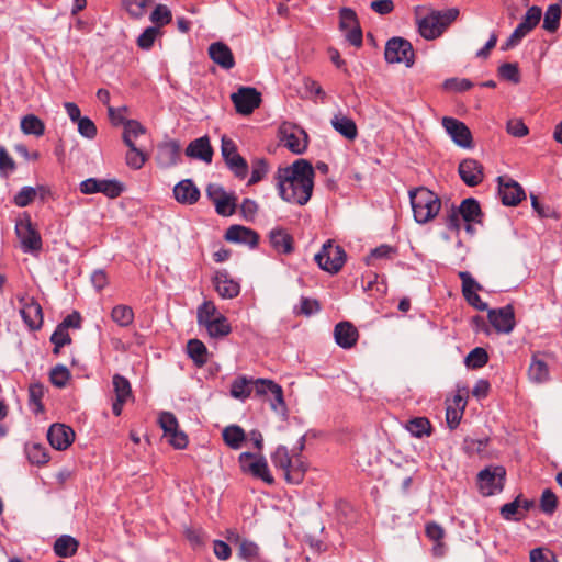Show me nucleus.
Masks as SVG:
<instances>
[{"label": "nucleus", "instance_id": "obj_12", "mask_svg": "<svg viewBox=\"0 0 562 562\" xmlns=\"http://www.w3.org/2000/svg\"><path fill=\"white\" fill-rule=\"evenodd\" d=\"M279 135L283 146L293 154H302L306 150L308 137L303 128L291 123H283L279 128Z\"/></svg>", "mask_w": 562, "mask_h": 562}, {"label": "nucleus", "instance_id": "obj_42", "mask_svg": "<svg viewBox=\"0 0 562 562\" xmlns=\"http://www.w3.org/2000/svg\"><path fill=\"white\" fill-rule=\"evenodd\" d=\"M205 329L211 338H222L232 331L231 324L224 315H217L216 319L209 323Z\"/></svg>", "mask_w": 562, "mask_h": 562}, {"label": "nucleus", "instance_id": "obj_47", "mask_svg": "<svg viewBox=\"0 0 562 562\" xmlns=\"http://www.w3.org/2000/svg\"><path fill=\"white\" fill-rule=\"evenodd\" d=\"M561 8L559 4H551L547 9L543 19V29L548 32H555L560 26Z\"/></svg>", "mask_w": 562, "mask_h": 562}, {"label": "nucleus", "instance_id": "obj_63", "mask_svg": "<svg viewBox=\"0 0 562 562\" xmlns=\"http://www.w3.org/2000/svg\"><path fill=\"white\" fill-rule=\"evenodd\" d=\"M70 378V373L65 366L58 364L50 371V382L58 387H64Z\"/></svg>", "mask_w": 562, "mask_h": 562}, {"label": "nucleus", "instance_id": "obj_46", "mask_svg": "<svg viewBox=\"0 0 562 562\" xmlns=\"http://www.w3.org/2000/svg\"><path fill=\"white\" fill-rule=\"evenodd\" d=\"M26 456L32 464L43 465L49 461L47 449L40 445L33 443L26 447Z\"/></svg>", "mask_w": 562, "mask_h": 562}, {"label": "nucleus", "instance_id": "obj_36", "mask_svg": "<svg viewBox=\"0 0 562 562\" xmlns=\"http://www.w3.org/2000/svg\"><path fill=\"white\" fill-rule=\"evenodd\" d=\"M528 376L531 382L537 384L546 383L550 380V372L548 364L537 358L536 356L532 357L531 363L528 368Z\"/></svg>", "mask_w": 562, "mask_h": 562}, {"label": "nucleus", "instance_id": "obj_10", "mask_svg": "<svg viewBox=\"0 0 562 562\" xmlns=\"http://www.w3.org/2000/svg\"><path fill=\"white\" fill-rule=\"evenodd\" d=\"M506 471L504 467H488L477 474V485L483 496H491L504 487Z\"/></svg>", "mask_w": 562, "mask_h": 562}, {"label": "nucleus", "instance_id": "obj_15", "mask_svg": "<svg viewBox=\"0 0 562 562\" xmlns=\"http://www.w3.org/2000/svg\"><path fill=\"white\" fill-rule=\"evenodd\" d=\"M236 112L243 115L251 114L261 103V94L252 87H240L231 95Z\"/></svg>", "mask_w": 562, "mask_h": 562}, {"label": "nucleus", "instance_id": "obj_25", "mask_svg": "<svg viewBox=\"0 0 562 562\" xmlns=\"http://www.w3.org/2000/svg\"><path fill=\"white\" fill-rule=\"evenodd\" d=\"M186 155L189 158L211 164L213 158V148L207 136L199 137L189 143L186 148Z\"/></svg>", "mask_w": 562, "mask_h": 562}, {"label": "nucleus", "instance_id": "obj_22", "mask_svg": "<svg viewBox=\"0 0 562 562\" xmlns=\"http://www.w3.org/2000/svg\"><path fill=\"white\" fill-rule=\"evenodd\" d=\"M225 239L234 244H244L250 248L257 247L259 235L254 229L243 225H231L224 235Z\"/></svg>", "mask_w": 562, "mask_h": 562}, {"label": "nucleus", "instance_id": "obj_8", "mask_svg": "<svg viewBox=\"0 0 562 562\" xmlns=\"http://www.w3.org/2000/svg\"><path fill=\"white\" fill-rule=\"evenodd\" d=\"M384 57L390 64L403 63L406 67H412L415 61V52L407 40L392 37L385 45Z\"/></svg>", "mask_w": 562, "mask_h": 562}, {"label": "nucleus", "instance_id": "obj_33", "mask_svg": "<svg viewBox=\"0 0 562 562\" xmlns=\"http://www.w3.org/2000/svg\"><path fill=\"white\" fill-rule=\"evenodd\" d=\"M269 239L277 252L291 254L293 251V237L284 228H273L269 234Z\"/></svg>", "mask_w": 562, "mask_h": 562}, {"label": "nucleus", "instance_id": "obj_27", "mask_svg": "<svg viewBox=\"0 0 562 562\" xmlns=\"http://www.w3.org/2000/svg\"><path fill=\"white\" fill-rule=\"evenodd\" d=\"M334 337L339 347L350 349L357 344L359 333L350 322H340L335 326Z\"/></svg>", "mask_w": 562, "mask_h": 562}, {"label": "nucleus", "instance_id": "obj_5", "mask_svg": "<svg viewBox=\"0 0 562 562\" xmlns=\"http://www.w3.org/2000/svg\"><path fill=\"white\" fill-rule=\"evenodd\" d=\"M314 259L322 270L330 274H336L344 267L347 255L341 246L328 239L324 243L319 252L315 255Z\"/></svg>", "mask_w": 562, "mask_h": 562}, {"label": "nucleus", "instance_id": "obj_29", "mask_svg": "<svg viewBox=\"0 0 562 562\" xmlns=\"http://www.w3.org/2000/svg\"><path fill=\"white\" fill-rule=\"evenodd\" d=\"M157 160L161 167L175 166L180 160V144L177 140H168L158 145Z\"/></svg>", "mask_w": 562, "mask_h": 562}, {"label": "nucleus", "instance_id": "obj_57", "mask_svg": "<svg viewBox=\"0 0 562 562\" xmlns=\"http://www.w3.org/2000/svg\"><path fill=\"white\" fill-rule=\"evenodd\" d=\"M171 11L167 5L158 4L150 14V21L159 29L171 22Z\"/></svg>", "mask_w": 562, "mask_h": 562}, {"label": "nucleus", "instance_id": "obj_16", "mask_svg": "<svg viewBox=\"0 0 562 562\" xmlns=\"http://www.w3.org/2000/svg\"><path fill=\"white\" fill-rule=\"evenodd\" d=\"M487 318L494 329L499 334L512 333L516 325L515 311L510 304L499 308L488 310Z\"/></svg>", "mask_w": 562, "mask_h": 562}, {"label": "nucleus", "instance_id": "obj_26", "mask_svg": "<svg viewBox=\"0 0 562 562\" xmlns=\"http://www.w3.org/2000/svg\"><path fill=\"white\" fill-rule=\"evenodd\" d=\"M21 316L31 329H38L43 323V312L40 303L33 297L21 300Z\"/></svg>", "mask_w": 562, "mask_h": 562}, {"label": "nucleus", "instance_id": "obj_23", "mask_svg": "<svg viewBox=\"0 0 562 562\" xmlns=\"http://www.w3.org/2000/svg\"><path fill=\"white\" fill-rule=\"evenodd\" d=\"M498 193L504 205L516 206L526 198L525 191L518 182L512 179L505 182L502 177L498 178Z\"/></svg>", "mask_w": 562, "mask_h": 562}, {"label": "nucleus", "instance_id": "obj_24", "mask_svg": "<svg viewBox=\"0 0 562 562\" xmlns=\"http://www.w3.org/2000/svg\"><path fill=\"white\" fill-rule=\"evenodd\" d=\"M459 176L462 181L469 187H475L483 180V166L475 159L468 158L460 162Z\"/></svg>", "mask_w": 562, "mask_h": 562}, {"label": "nucleus", "instance_id": "obj_39", "mask_svg": "<svg viewBox=\"0 0 562 562\" xmlns=\"http://www.w3.org/2000/svg\"><path fill=\"white\" fill-rule=\"evenodd\" d=\"M224 442L234 450L239 449L246 440L245 430L237 425H231L224 428L222 432Z\"/></svg>", "mask_w": 562, "mask_h": 562}, {"label": "nucleus", "instance_id": "obj_53", "mask_svg": "<svg viewBox=\"0 0 562 562\" xmlns=\"http://www.w3.org/2000/svg\"><path fill=\"white\" fill-rule=\"evenodd\" d=\"M488 441V438L475 439L467 437L463 440L462 449L468 456L472 457L483 452L486 449Z\"/></svg>", "mask_w": 562, "mask_h": 562}, {"label": "nucleus", "instance_id": "obj_60", "mask_svg": "<svg viewBox=\"0 0 562 562\" xmlns=\"http://www.w3.org/2000/svg\"><path fill=\"white\" fill-rule=\"evenodd\" d=\"M540 508L547 515H552L557 510L558 498L550 488H547L542 492L540 498Z\"/></svg>", "mask_w": 562, "mask_h": 562}, {"label": "nucleus", "instance_id": "obj_43", "mask_svg": "<svg viewBox=\"0 0 562 562\" xmlns=\"http://www.w3.org/2000/svg\"><path fill=\"white\" fill-rule=\"evenodd\" d=\"M21 130L26 135L42 136L45 132V125L36 115L27 114L21 120Z\"/></svg>", "mask_w": 562, "mask_h": 562}, {"label": "nucleus", "instance_id": "obj_4", "mask_svg": "<svg viewBox=\"0 0 562 562\" xmlns=\"http://www.w3.org/2000/svg\"><path fill=\"white\" fill-rule=\"evenodd\" d=\"M458 15L459 10L456 8L432 11L418 21V32L426 40H435L446 31Z\"/></svg>", "mask_w": 562, "mask_h": 562}, {"label": "nucleus", "instance_id": "obj_20", "mask_svg": "<svg viewBox=\"0 0 562 562\" xmlns=\"http://www.w3.org/2000/svg\"><path fill=\"white\" fill-rule=\"evenodd\" d=\"M112 384L115 394V400L112 404V412L115 416H120L122 414L123 406L133 398L132 387L130 381L117 373L113 375Z\"/></svg>", "mask_w": 562, "mask_h": 562}, {"label": "nucleus", "instance_id": "obj_64", "mask_svg": "<svg viewBox=\"0 0 562 562\" xmlns=\"http://www.w3.org/2000/svg\"><path fill=\"white\" fill-rule=\"evenodd\" d=\"M339 19L342 31L359 26L357 14L352 9L342 8L339 12Z\"/></svg>", "mask_w": 562, "mask_h": 562}, {"label": "nucleus", "instance_id": "obj_40", "mask_svg": "<svg viewBox=\"0 0 562 562\" xmlns=\"http://www.w3.org/2000/svg\"><path fill=\"white\" fill-rule=\"evenodd\" d=\"M111 318L120 327H128L134 322V311L128 305L119 304L112 308Z\"/></svg>", "mask_w": 562, "mask_h": 562}, {"label": "nucleus", "instance_id": "obj_52", "mask_svg": "<svg viewBox=\"0 0 562 562\" xmlns=\"http://www.w3.org/2000/svg\"><path fill=\"white\" fill-rule=\"evenodd\" d=\"M128 147V151L126 153V164L134 170L140 169L146 162L145 154L139 150L135 144L126 145Z\"/></svg>", "mask_w": 562, "mask_h": 562}, {"label": "nucleus", "instance_id": "obj_17", "mask_svg": "<svg viewBox=\"0 0 562 562\" xmlns=\"http://www.w3.org/2000/svg\"><path fill=\"white\" fill-rule=\"evenodd\" d=\"M255 391L257 395L270 394L271 408L276 412H285V402L282 387L276 382L267 379H257L255 382Z\"/></svg>", "mask_w": 562, "mask_h": 562}, {"label": "nucleus", "instance_id": "obj_28", "mask_svg": "<svg viewBox=\"0 0 562 562\" xmlns=\"http://www.w3.org/2000/svg\"><path fill=\"white\" fill-rule=\"evenodd\" d=\"M213 283L216 292L223 299H234L240 292V285L233 280L226 271L216 272Z\"/></svg>", "mask_w": 562, "mask_h": 562}, {"label": "nucleus", "instance_id": "obj_37", "mask_svg": "<svg viewBox=\"0 0 562 562\" xmlns=\"http://www.w3.org/2000/svg\"><path fill=\"white\" fill-rule=\"evenodd\" d=\"M255 382L256 380L244 375L236 378L231 385V395L241 401L248 398L255 390Z\"/></svg>", "mask_w": 562, "mask_h": 562}, {"label": "nucleus", "instance_id": "obj_30", "mask_svg": "<svg viewBox=\"0 0 562 562\" xmlns=\"http://www.w3.org/2000/svg\"><path fill=\"white\" fill-rule=\"evenodd\" d=\"M209 56L223 69L229 70L235 66V59L231 48L222 42H216L209 46Z\"/></svg>", "mask_w": 562, "mask_h": 562}, {"label": "nucleus", "instance_id": "obj_3", "mask_svg": "<svg viewBox=\"0 0 562 562\" xmlns=\"http://www.w3.org/2000/svg\"><path fill=\"white\" fill-rule=\"evenodd\" d=\"M409 200L414 218L420 224L431 221L441 207V201L438 195L425 187L411 190Z\"/></svg>", "mask_w": 562, "mask_h": 562}, {"label": "nucleus", "instance_id": "obj_7", "mask_svg": "<svg viewBox=\"0 0 562 562\" xmlns=\"http://www.w3.org/2000/svg\"><path fill=\"white\" fill-rule=\"evenodd\" d=\"M238 462L244 473H249L268 485H272L274 483V477L272 476L268 462L263 456L252 452H241L238 457Z\"/></svg>", "mask_w": 562, "mask_h": 562}, {"label": "nucleus", "instance_id": "obj_50", "mask_svg": "<svg viewBox=\"0 0 562 562\" xmlns=\"http://www.w3.org/2000/svg\"><path fill=\"white\" fill-rule=\"evenodd\" d=\"M488 361V355L484 348L476 347L465 358V366L471 369H480Z\"/></svg>", "mask_w": 562, "mask_h": 562}, {"label": "nucleus", "instance_id": "obj_59", "mask_svg": "<svg viewBox=\"0 0 562 562\" xmlns=\"http://www.w3.org/2000/svg\"><path fill=\"white\" fill-rule=\"evenodd\" d=\"M159 34L160 31L157 26H148L137 38L138 47L146 50L150 49Z\"/></svg>", "mask_w": 562, "mask_h": 562}, {"label": "nucleus", "instance_id": "obj_44", "mask_svg": "<svg viewBox=\"0 0 562 562\" xmlns=\"http://www.w3.org/2000/svg\"><path fill=\"white\" fill-rule=\"evenodd\" d=\"M406 429L412 436L422 438L431 434V424L426 417H415L407 422Z\"/></svg>", "mask_w": 562, "mask_h": 562}, {"label": "nucleus", "instance_id": "obj_19", "mask_svg": "<svg viewBox=\"0 0 562 562\" xmlns=\"http://www.w3.org/2000/svg\"><path fill=\"white\" fill-rule=\"evenodd\" d=\"M462 281V294L465 301L479 311L487 310V304L483 302L477 294V291L482 290V286L473 279L470 272L460 271L458 273Z\"/></svg>", "mask_w": 562, "mask_h": 562}, {"label": "nucleus", "instance_id": "obj_49", "mask_svg": "<svg viewBox=\"0 0 562 562\" xmlns=\"http://www.w3.org/2000/svg\"><path fill=\"white\" fill-rule=\"evenodd\" d=\"M153 2L154 0H124V7L132 18L138 19L146 14Z\"/></svg>", "mask_w": 562, "mask_h": 562}, {"label": "nucleus", "instance_id": "obj_61", "mask_svg": "<svg viewBox=\"0 0 562 562\" xmlns=\"http://www.w3.org/2000/svg\"><path fill=\"white\" fill-rule=\"evenodd\" d=\"M36 196V189L33 187H23L13 199V202L19 207H25L30 205Z\"/></svg>", "mask_w": 562, "mask_h": 562}, {"label": "nucleus", "instance_id": "obj_55", "mask_svg": "<svg viewBox=\"0 0 562 562\" xmlns=\"http://www.w3.org/2000/svg\"><path fill=\"white\" fill-rule=\"evenodd\" d=\"M269 170V166L266 159L258 158L252 160L251 164V176L248 180V186H252L261 181Z\"/></svg>", "mask_w": 562, "mask_h": 562}, {"label": "nucleus", "instance_id": "obj_58", "mask_svg": "<svg viewBox=\"0 0 562 562\" xmlns=\"http://www.w3.org/2000/svg\"><path fill=\"white\" fill-rule=\"evenodd\" d=\"M214 205L217 214L222 216H231L236 211V198L232 194H227L221 200H216Z\"/></svg>", "mask_w": 562, "mask_h": 562}, {"label": "nucleus", "instance_id": "obj_1", "mask_svg": "<svg viewBox=\"0 0 562 562\" xmlns=\"http://www.w3.org/2000/svg\"><path fill=\"white\" fill-rule=\"evenodd\" d=\"M314 177V168L306 159L280 167L274 176L280 198L289 203L305 205L313 193Z\"/></svg>", "mask_w": 562, "mask_h": 562}, {"label": "nucleus", "instance_id": "obj_32", "mask_svg": "<svg viewBox=\"0 0 562 562\" xmlns=\"http://www.w3.org/2000/svg\"><path fill=\"white\" fill-rule=\"evenodd\" d=\"M333 128L348 140H355L358 128L355 121L342 113L335 114L330 120Z\"/></svg>", "mask_w": 562, "mask_h": 562}, {"label": "nucleus", "instance_id": "obj_35", "mask_svg": "<svg viewBox=\"0 0 562 562\" xmlns=\"http://www.w3.org/2000/svg\"><path fill=\"white\" fill-rule=\"evenodd\" d=\"M78 549L79 541L69 535L58 537L53 546L54 553L59 558H71Z\"/></svg>", "mask_w": 562, "mask_h": 562}, {"label": "nucleus", "instance_id": "obj_56", "mask_svg": "<svg viewBox=\"0 0 562 562\" xmlns=\"http://www.w3.org/2000/svg\"><path fill=\"white\" fill-rule=\"evenodd\" d=\"M50 341L54 345L53 352L58 355L61 347L71 344V338L68 330L58 325L50 336Z\"/></svg>", "mask_w": 562, "mask_h": 562}, {"label": "nucleus", "instance_id": "obj_9", "mask_svg": "<svg viewBox=\"0 0 562 562\" xmlns=\"http://www.w3.org/2000/svg\"><path fill=\"white\" fill-rule=\"evenodd\" d=\"M221 153L228 169L239 179H245L248 173V164L245 158L238 154L235 142L223 136L221 139Z\"/></svg>", "mask_w": 562, "mask_h": 562}, {"label": "nucleus", "instance_id": "obj_6", "mask_svg": "<svg viewBox=\"0 0 562 562\" xmlns=\"http://www.w3.org/2000/svg\"><path fill=\"white\" fill-rule=\"evenodd\" d=\"M15 233L25 254L40 252L43 247L38 231L33 225L29 214L24 213L15 223Z\"/></svg>", "mask_w": 562, "mask_h": 562}, {"label": "nucleus", "instance_id": "obj_41", "mask_svg": "<svg viewBox=\"0 0 562 562\" xmlns=\"http://www.w3.org/2000/svg\"><path fill=\"white\" fill-rule=\"evenodd\" d=\"M217 315H222L215 304L212 301H204L196 311V321L200 326L204 328L209 326V323L216 319Z\"/></svg>", "mask_w": 562, "mask_h": 562}, {"label": "nucleus", "instance_id": "obj_62", "mask_svg": "<svg viewBox=\"0 0 562 562\" xmlns=\"http://www.w3.org/2000/svg\"><path fill=\"white\" fill-rule=\"evenodd\" d=\"M498 75L501 78L518 83L520 81V75L517 64L505 63L499 66Z\"/></svg>", "mask_w": 562, "mask_h": 562}, {"label": "nucleus", "instance_id": "obj_2", "mask_svg": "<svg viewBox=\"0 0 562 562\" xmlns=\"http://www.w3.org/2000/svg\"><path fill=\"white\" fill-rule=\"evenodd\" d=\"M304 446L305 437H301L299 446L292 450L280 445L271 453V462L273 467L283 471L284 479L290 484H300L307 471V462L302 454Z\"/></svg>", "mask_w": 562, "mask_h": 562}, {"label": "nucleus", "instance_id": "obj_31", "mask_svg": "<svg viewBox=\"0 0 562 562\" xmlns=\"http://www.w3.org/2000/svg\"><path fill=\"white\" fill-rule=\"evenodd\" d=\"M173 195L181 204H194L200 199V190L192 180L186 179L175 186Z\"/></svg>", "mask_w": 562, "mask_h": 562}, {"label": "nucleus", "instance_id": "obj_51", "mask_svg": "<svg viewBox=\"0 0 562 562\" xmlns=\"http://www.w3.org/2000/svg\"><path fill=\"white\" fill-rule=\"evenodd\" d=\"M44 396V386L40 383L31 384L29 387L30 406L34 413L43 412L42 398Z\"/></svg>", "mask_w": 562, "mask_h": 562}, {"label": "nucleus", "instance_id": "obj_13", "mask_svg": "<svg viewBox=\"0 0 562 562\" xmlns=\"http://www.w3.org/2000/svg\"><path fill=\"white\" fill-rule=\"evenodd\" d=\"M159 425L164 430V436L175 449H184L188 446V436L179 429L178 419L170 412H162L159 415Z\"/></svg>", "mask_w": 562, "mask_h": 562}, {"label": "nucleus", "instance_id": "obj_14", "mask_svg": "<svg viewBox=\"0 0 562 562\" xmlns=\"http://www.w3.org/2000/svg\"><path fill=\"white\" fill-rule=\"evenodd\" d=\"M79 189L82 194L103 193L110 199H115L121 195L124 187L117 180L89 178L80 183Z\"/></svg>", "mask_w": 562, "mask_h": 562}, {"label": "nucleus", "instance_id": "obj_34", "mask_svg": "<svg viewBox=\"0 0 562 562\" xmlns=\"http://www.w3.org/2000/svg\"><path fill=\"white\" fill-rule=\"evenodd\" d=\"M227 532H228L227 539L231 542L239 544L238 554L241 559L247 560V561H252L257 558L259 548L255 542L246 540V539H241L240 536L234 530H228Z\"/></svg>", "mask_w": 562, "mask_h": 562}, {"label": "nucleus", "instance_id": "obj_48", "mask_svg": "<svg viewBox=\"0 0 562 562\" xmlns=\"http://www.w3.org/2000/svg\"><path fill=\"white\" fill-rule=\"evenodd\" d=\"M145 127L135 120H127L124 123L123 140L126 145L135 144V139L145 134Z\"/></svg>", "mask_w": 562, "mask_h": 562}, {"label": "nucleus", "instance_id": "obj_54", "mask_svg": "<svg viewBox=\"0 0 562 562\" xmlns=\"http://www.w3.org/2000/svg\"><path fill=\"white\" fill-rule=\"evenodd\" d=\"M321 304L315 299H308V297H301L300 305L294 306L293 313L295 315H305L311 316L314 313L319 312Z\"/></svg>", "mask_w": 562, "mask_h": 562}, {"label": "nucleus", "instance_id": "obj_11", "mask_svg": "<svg viewBox=\"0 0 562 562\" xmlns=\"http://www.w3.org/2000/svg\"><path fill=\"white\" fill-rule=\"evenodd\" d=\"M462 217L467 223V228L470 229V223H480L482 217V212L479 202L473 198L464 199L459 209L452 210L451 213L447 217V226L452 229L459 228V217Z\"/></svg>", "mask_w": 562, "mask_h": 562}, {"label": "nucleus", "instance_id": "obj_21", "mask_svg": "<svg viewBox=\"0 0 562 562\" xmlns=\"http://www.w3.org/2000/svg\"><path fill=\"white\" fill-rule=\"evenodd\" d=\"M50 446L59 451L66 450L75 439V431L64 424H54L47 431Z\"/></svg>", "mask_w": 562, "mask_h": 562}, {"label": "nucleus", "instance_id": "obj_38", "mask_svg": "<svg viewBox=\"0 0 562 562\" xmlns=\"http://www.w3.org/2000/svg\"><path fill=\"white\" fill-rule=\"evenodd\" d=\"M187 353L198 368H202L207 362V348L199 339H190L188 341Z\"/></svg>", "mask_w": 562, "mask_h": 562}, {"label": "nucleus", "instance_id": "obj_45", "mask_svg": "<svg viewBox=\"0 0 562 562\" xmlns=\"http://www.w3.org/2000/svg\"><path fill=\"white\" fill-rule=\"evenodd\" d=\"M499 513L505 520H521L525 517V514L521 512L520 495H518L513 502L504 504L501 507Z\"/></svg>", "mask_w": 562, "mask_h": 562}, {"label": "nucleus", "instance_id": "obj_18", "mask_svg": "<svg viewBox=\"0 0 562 562\" xmlns=\"http://www.w3.org/2000/svg\"><path fill=\"white\" fill-rule=\"evenodd\" d=\"M442 126L458 146L463 148L472 146L471 131L463 122L446 116L442 119Z\"/></svg>", "mask_w": 562, "mask_h": 562}]
</instances>
